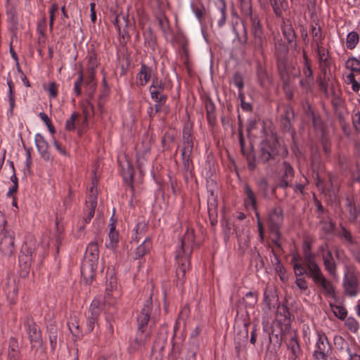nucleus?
I'll return each instance as SVG.
<instances>
[{
  "mask_svg": "<svg viewBox=\"0 0 360 360\" xmlns=\"http://www.w3.org/2000/svg\"><path fill=\"white\" fill-rule=\"evenodd\" d=\"M153 309L152 294L145 301L143 307L136 317L137 330L135 338L128 347L129 354H135L145 348L150 341L155 326V320L151 317Z\"/></svg>",
  "mask_w": 360,
  "mask_h": 360,
  "instance_id": "nucleus-1",
  "label": "nucleus"
},
{
  "mask_svg": "<svg viewBox=\"0 0 360 360\" xmlns=\"http://www.w3.org/2000/svg\"><path fill=\"white\" fill-rule=\"evenodd\" d=\"M195 241L194 230L187 228L181 240V248L176 250V259L177 268L176 274L177 278L184 281L186 271L190 268V257L193 252V245Z\"/></svg>",
  "mask_w": 360,
  "mask_h": 360,
  "instance_id": "nucleus-2",
  "label": "nucleus"
},
{
  "mask_svg": "<svg viewBox=\"0 0 360 360\" xmlns=\"http://www.w3.org/2000/svg\"><path fill=\"white\" fill-rule=\"evenodd\" d=\"M245 17L250 23V34L252 38L250 41V45L252 49L253 54L255 56L259 54L262 58H264V52L267 47L268 39L262 23V20L256 13H252Z\"/></svg>",
  "mask_w": 360,
  "mask_h": 360,
  "instance_id": "nucleus-3",
  "label": "nucleus"
},
{
  "mask_svg": "<svg viewBox=\"0 0 360 360\" xmlns=\"http://www.w3.org/2000/svg\"><path fill=\"white\" fill-rule=\"evenodd\" d=\"M99 259L98 243L92 241L86 247L81 266V274L86 283L90 284L96 274Z\"/></svg>",
  "mask_w": 360,
  "mask_h": 360,
  "instance_id": "nucleus-4",
  "label": "nucleus"
},
{
  "mask_svg": "<svg viewBox=\"0 0 360 360\" xmlns=\"http://www.w3.org/2000/svg\"><path fill=\"white\" fill-rule=\"evenodd\" d=\"M281 145L276 136H271L260 143L258 162L262 164H274L278 160Z\"/></svg>",
  "mask_w": 360,
  "mask_h": 360,
  "instance_id": "nucleus-5",
  "label": "nucleus"
},
{
  "mask_svg": "<svg viewBox=\"0 0 360 360\" xmlns=\"http://www.w3.org/2000/svg\"><path fill=\"white\" fill-rule=\"evenodd\" d=\"M360 272L354 265L345 266L342 286L346 295L354 297L359 291Z\"/></svg>",
  "mask_w": 360,
  "mask_h": 360,
  "instance_id": "nucleus-6",
  "label": "nucleus"
},
{
  "mask_svg": "<svg viewBox=\"0 0 360 360\" xmlns=\"http://www.w3.org/2000/svg\"><path fill=\"white\" fill-rule=\"evenodd\" d=\"M173 83L170 78H160L158 75H153L152 82L148 87L151 100H167L168 93L172 91Z\"/></svg>",
  "mask_w": 360,
  "mask_h": 360,
  "instance_id": "nucleus-7",
  "label": "nucleus"
},
{
  "mask_svg": "<svg viewBox=\"0 0 360 360\" xmlns=\"http://www.w3.org/2000/svg\"><path fill=\"white\" fill-rule=\"evenodd\" d=\"M23 326L30 342L31 347L37 349L41 347L43 345L41 331L31 315L24 317Z\"/></svg>",
  "mask_w": 360,
  "mask_h": 360,
  "instance_id": "nucleus-8",
  "label": "nucleus"
},
{
  "mask_svg": "<svg viewBox=\"0 0 360 360\" xmlns=\"http://www.w3.org/2000/svg\"><path fill=\"white\" fill-rule=\"evenodd\" d=\"M103 302L100 299H94L90 304L86 316V322L82 326L84 333L92 332L94 328L98 327V319L103 311Z\"/></svg>",
  "mask_w": 360,
  "mask_h": 360,
  "instance_id": "nucleus-9",
  "label": "nucleus"
},
{
  "mask_svg": "<svg viewBox=\"0 0 360 360\" xmlns=\"http://www.w3.org/2000/svg\"><path fill=\"white\" fill-rule=\"evenodd\" d=\"M287 347L288 360H300L303 356L297 333L289 328L284 339Z\"/></svg>",
  "mask_w": 360,
  "mask_h": 360,
  "instance_id": "nucleus-10",
  "label": "nucleus"
},
{
  "mask_svg": "<svg viewBox=\"0 0 360 360\" xmlns=\"http://www.w3.org/2000/svg\"><path fill=\"white\" fill-rule=\"evenodd\" d=\"M332 354V346L326 334L318 332L313 358L316 360H328Z\"/></svg>",
  "mask_w": 360,
  "mask_h": 360,
  "instance_id": "nucleus-11",
  "label": "nucleus"
},
{
  "mask_svg": "<svg viewBox=\"0 0 360 360\" xmlns=\"http://www.w3.org/2000/svg\"><path fill=\"white\" fill-rule=\"evenodd\" d=\"M265 58L264 55L263 61L255 60V75L259 86L264 89H269L273 84V77L267 71Z\"/></svg>",
  "mask_w": 360,
  "mask_h": 360,
  "instance_id": "nucleus-12",
  "label": "nucleus"
},
{
  "mask_svg": "<svg viewBox=\"0 0 360 360\" xmlns=\"http://www.w3.org/2000/svg\"><path fill=\"white\" fill-rule=\"evenodd\" d=\"M307 276L311 278L316 285L322 288L326 295L333 298L335 297V288L333 283L325 277L321 268L307 274Z\"/></svg>",
  "mask_w": 360,
  "mask_h": 360,
  "instance_id": "nucleus-13",
  "label": "nucleus"
},
{
  "mask_svg": "<svg viewBox=\"0 0 360 360\" xmlns=\"http://www.w3.org/2000/svg\"><path fill=\"white\" fill-rule=\"evenodd\" d=\"M15 250V233L5 227L0 231V251L5 256H11Z\"/></svg>",
  "mask_w": 360,
  "mask_h": 360,
  "instance_id": "nucleus-14",
  "label": "nucleus"
},
{
  "mask_svg": "<svg viewBox=\"0 0 360 360\" xmlns=\"http://www.w3.org/2000/svg\"><path fill=\"white\" fill-rule=\"evenodd\" d=\"M295 176V171L291 165L284 161L283 162L282 175L281 178L274 188H272V193H274L276 188H281L285 189L288 187H291V182Z\"/></svg>",
  "mask_w": 360,
  "mask_h": 360,
  "instance_id": "nucleus-15",
  "label": "nucleus"
},
{
  "mask_svg": "<svg viewBox=\"0 0 360 360\" xmlns=\"http://www.w3.org/2000/svg\"><path fill=\"white\" fill-rule=\"evenodd\" d=\"M97 189L91 186L89 190L88 200H86V210L84 211L83 217V223L89 224L95 214V210L97 206Z\"/></svg>",
  "mask_w": 360,
  "mask_h": 360,
  "instance_id": "nucleus-16",
  "label": "nucleus"
},
{
  "mask_svg": "<svg viewBox=\"0 0 360 360\" xmlns=\"http://www.w3.org/2000/svg\"><path fill=\"white\" fill-rule=\"evenodd\" d=\"M283 221V212L281 206H276L268 214V225L270 231L277 232Z\"/></svg>",
  "mask_w": 360,
  "mask_h": 360,
  "instance_id": "nucleus-17",
  "label": "nucleus"
},
{
  "mask_svg": "<svg viewBox=\"0 0 360 360\" xmlns=\"http://www.w3.org/2000/svg\"><path fill=\"white\" fill-rule=\"evenodd\" d=\"M302 252L305 265L309 270L308 274L320 269L316 262V255L312 252L311 243L304 241L302 245Z\"/></svg>",
  "mask_w": 360,
  "mask_h": 360,
  "instance_id": "nucleus-18",
  "label": "nucleus"
},
{
  "mask_svg": "<svg viewBox=\"0 0 360 360\" xmlns=\"http://www.w3.org/2000/svg\"><path fill=\"white\" fill-rule=\"evenodd\" d=\"M345 200L348 221L354 224L360 220V202H357L353 195L347 196Z\"/></svg>",
  "mask_w": 360,
  "mask_h": 360,
  "instance_id": "nucleus-19",
  "label": "nucleus"
},
{
  "mask_svg": "<svg viewBox=\"0 0 360 360\" xmlns=\"http://www.w3.org/2000/svg\"><path fill=\"white\" fill-rule=\"evenodd\" d=\"M167 340V330L162 326L158 333L157 338L152 347V354H154L155 352H158V356L155 357V360H162V351L165 347Z\"/></svg>",
  "mask_w": 360,
  "mask_h": 360,
  "instance_id": "nucleus-20",
  "label": "nucleus"
},
{
  "mask_svg": "<svg viewBox=\"0 0 360 360\" xmlns=\"http://www.w3.org/2000/svg\"><path fill=\"white\" fill-rule=\"evenodd\" d=\"M34 252L27 244L22 246L18 257L19 264L23 269V276L27 274L33 259Z\"/></svg>",
  "mask_w": 360,
  "mask_h": 360,
  "instance_id": "nucleus-21",
  "label": "nucleus"
},
{
  "mask_svg": "<svg viewBox=\"0 0 360 360\" xmlns=\"http://www.w3.org/2000/svg\"><path fill=\"white\" fill-rule=\"evenodd\" d=\"M316 51L318 56L319 66L325 77L327 70L330 69L332 64V59L330 56L329 51L321 46H318L316 48Z\"/></svg>",
  "mask_w": 360,
  "mask_h": 360,
  "instance_id": "nucleus-22",
  "label": "nucleus"
},
{
  "mask_svg": "<svg viewBox=\"0 0 360 360\" xmlns=\"http://www.w3.org/2000/svg\"><path fill=\"white\" fill-rule=\"evenodd\" d=\"M153 75H157V74L153 72L152 68L145 63H141L140 70L136 77L137 85L146 86L150 80L152 81Z\"/></svg>",
  "mask_w": 360,
  "mask_h": 360,
  "instance_id": "nucleus-23",
  "label": "nucleus"
},
{
  "mask_svg": "<svg viewBox=\"0 0 360 360\" xmlns=\"http://www.w3.org/2000/svg\"><path fill=\"white\" fill-rule=\"evenodd\" d=\"M281 29L282 34L287 41L288 44L290 46L295 47L297 46V36L290 20H283Z\"/></svg>",
  "mask_w": 360,
  "mask_h": 360,
  "instance_id": "nucleus-24",
  "label": "nucleus"
},
{
  "mask_svg": "<svg viewBox=\"0 0 360 360\" xmlns=\"http://www.w3.org/2000/svg\"><path fill=\"white\" fill-rule=\"evenodd\" d=\"M287 333V327L285 328V331L279 327L277 329L272 328L271 332L268 333L269 345H272L274 349L280 348L282 342H284V339Z\"/></svg>",
  "mask_w": 360,
  "mask_h": 360,
  "instance_id": "nucleus-25",
  "label": "nucleus"
},
{
  "mask_svg": "<svg viewBox=\"0 0 360 360\" xmlns=\"http://www.w3.org/2000/svg\"><path fill=\"white\" fill-rule=\"evenodd\" d=\"M34 142L41 158L44 160H49V144L48 141L45 139L44 136L40 133L36 134L34 137Z\"/></svg>",
  "mask_w": 360,
  "mask_h": 360,
  "instance_id": "nucleus-26",
  "label": "nucleus"
},
{
  "mask_svg": "<svg viewBox=\"0 0 360 360\" xmlns=\"http://www.w3.org/2000/svg\"><path fill=\"white\" fill-rule=\"evenodd\" d=\"M243 189L245 195L244 198V205L245 207L251 209L253 211H257L258 205L255 193L248 184L244 185Z\"/></svg>",
  "mask_w": 360,
  "mask_h": 360,
  "instance_id": "nucleus-27",
  "label": "nucleus"
},
{
  "mask_svg": "<svg viewBox=\"0 0 360 360\" xmlns=\"http://www.w3.org/2000/svg\"><path fill=\"white\" fill-rule=\"evenodd\" d=\"M307 115L311 119L313 127L316 131L320 133V136L321 135L328 134L327 124L323 120L320 115L309 110L307 112Z\"/></svg>",
  "mask_w": 360,
  "mask_h": 360,
  "instance_id": "nucleus-28",
  "label": "nucleus"
},
{
  "mask_svg": "<svg viewBox=\"0 0 360 360\" xmlns=\"http://www.w3.org/2000/svg\"><path fill=\"white\" fill-rule=\"evenodd\" d=\"M232 32L235 34V39L241 45H245L248 43V32L245 25L242 22H236L232 24Z\"/></svg>",
  "mask_w": 360,
  "mask_h": 360,
  "instance_id": "nucleus-29",
  "label": "nucleus"
},
{
  "mask_svg": "<svg viewBox=\"0 0 360 360\" xmlns=\"http://www.w3.org/2000/svg\"><path fill=\"white\" fill-rule=\"evenodd\" d=\"M204 104L208 124L211 127H214L217 120L215 105L210 97H206L205 98Z\"/></svg>",
  "mask_w": 360,
  "mask_h": 360,
  "instance_id": "nucleus-30",
  "label": "nucleus"
},
{
  "mask_svg": "<svg viewBox=\"0 0 360 360\" xmlns=\"http://www.w3.org/2000/svg\"><path fill=\"white\" fill-rule=\"evenodd\" d=\"M117 220L112 217L110 218V224H109L110 231L108 233L109 243H106V247L112 250H115L117 247L119 242V232L116 230Z\"/></svg>",
  "mask_w": 360,
  "mask_h": 360,
  "instance_id": "nucleus-31",
  "label": "nucleus"
},
{
  "mask_svg": "<svg viewBox=\"0 0 360 360\" xmlns=\"http://www.w3.org/2000/svg\"><path fill=\"white\" fill-rule=\"evenodd\" d=\"M211 196L207 200V211L210 223L214 226L217 223V200L213 191L211 192Z\"/></svg>",
  "mask_w": 360,
  "mask_h": 360,
  "instance_id": "nucleus-32",
  "label": "nucleus"
},
{
  "mask_svg": "<svg viewBox=\"0 0 360 360\" xmlns=\"http://www.w3.org/2000/svg\"><path fill=\"white\" fill-rule=\"evenodd\" d=\"M294 120L295 114L292 108H286L281 120V125L283 131L289 132L291 130Z\"/></svg>",
  "mask_w": 360,
  "mask_h": 360,
  "instance_id": "nucleus-33",
  "label": "nucleus"
},
{
  "mask_svg": "<svg viewBox=\"0 0 360 360\" xmlns=\"http://www.w3.org/2000/svg\"><path fill=\"white\" fill-rule=\"evenodd\" d=\"M277 296L271 289L266 288L264 292V308L265 311H270L274 308L276 302H278Z\"/></svg>",
  "mask_w": 360,
  "mask_h": 360,
  "instance_id": "nucleus-34",
  "label": "nucleus"
},
{
  "mask_svg": "<svg viewBox=\"0 0 360 360\" xmlns=\"http://www.w3.org/2000/svg\"><path fill=\"white\" fill-rule=\"evenodd\" d=\"M337 236L347 246L358 244L357 241L352 236L351 231L347 229L342 224H340V229L338 231Z\"/></svg>",
  "mask_w": 360,
  "mask_h": 360,
  "instance_id": "nucleus-35",
  "label": "nucleus"
},
{
  "mask_svg": "<svg viewBox=\"0 0 360 360\" xmlns=\"http://www.w3.org/2000/svg\"><path fill=\"white\" fill-rule=\"evenodd\" d=\"M193 150H181V158L184 170L187 173H191L194 166L192 160Z\"/></svg>",
  "mask_w": 360,
  "mask_h": 360,
  "instance_id": "nucleus-36",
  "label": "nucleus"
},
{
  "mask_svg": "<svg viewBox=\"0 0 360 360\" xmlns=\"http://www.w3.org/2000/svg\"><path fill=\"white\" fill-rule=\"evenodd\" d=\"M152 248V241L150 238H146L143 243L136 248L134 253V259H139L146 255Z\"/></svg>",
  "mask_w": 360,
  "mask_h": 360,
  "instance_id": "nucleus-37",
  "label": "nucleus"
},
{
  "mask_svg": "<svg viewBox=\"0 0 360 360\" xmlns=\"http://www.w3.org/2000/svg\"><path fill=\"white\" fill-rule=\"evenodd\" d=\"M106 275V294L108 296H110L111 295L110 293L117 290V283L113 269L108 268Z\"/></svg>",
  "mask_w": 360,
  "mask_h": 360,
  "instance_id": "nucleus-38",
  "label": "nucleus"
},
{
  "mask_svg": "<svg viewBox=\"0 0 360 360\" xmlns=\"http://www.w3.org/2000/svg\"><path fill=\"white\" fill-rule=\"evenodd\" d=\"M290 45L288 43H285L282 39H278L275 41V56L277 60L285 59L286 55L288 53V46Z\"/></svg>",
  "mask_w": 360,
  "mask_h": 360,
  "instance_id": "nucleus-39",
  "label": "nucleus"
},
{
  "mask_svg": "<svg viewBox=\"0 0 360 360\" xmlns=\"http://www.w3.org/2000/svg\"><path fill=\"white\" fill-rule=\"evenodd\" d=\"M310 32L312 36L311 45H316V46H321L324 36L322 34L321 28L318 23L310 25Z\"/></svg>",
  "mask_w": 360,
  "mask_h": 360,
  "instance_id": "nucleus-40",
  "label": "nucleus"
},
{
  "mask_svg": "<svg viewBox=\"0 0 360 360\" xmlns=\"http://www.w3.org/2000/svg\"><path fill=\"white\" fill-rule=\"evenodd\" d=\"M277 68L281 79L285 85H287L290 82V76L285 59L277 60Z\"/></svg>",
  "mask_w": 360,
  "mask_h": 360,
  "instance_id": "nucleus-41",
  "label": "nucleus"
},
{
  "mask_svg": "<svg viewBox=\"0 0 360 360\" xmlns=\"http://www.w3.org/2000/svg\"><path fill=\"white\" fill-rule=\"evenodd\" d=\"M182 138L183 146L181 149H185V150H193L194 143L191 128L187 127L184 128Z\"/></svg>",
  "mask_w": 360,
  "mask_h": 360,
  "instance_id": "nucleus-42",
  "label": "nucleus"
},
{
  "mask_svg": "<svg viewBox=\"0 0 360 360\" xmlns=\"http://www.w3.org/2000/svg\"><path fill=\"white\" fill-rule=\"evenodd\" d=\"M6 15L8 17V21L11 24V30L13 31L17 30L18 20L16 9L13 5L11 4H8L6 5Z\"/></svg>",
  "mask_w": 360,
  "mask_h": 360,
  "instance_id": "nucleus-43",
  "label": "nucleus"
},
{
  "mask_svg": "<svg viewBox=\"0 0 360 360\" xmlns=\"http://www.w3.org/2000/svg\"><path fill=\"white\" fill-rule=\"evenodd\" d=\"M148 229V224L145 221L138 222L134 229V233L132 236V240L138 243L140 239L146 234Z\"/></svg>",
  "mask_w": 360,
  "mask_h": 360,
  "instance_id": "nucleus-44",
  "label": "nucleus"
},
{
  "mask_svg": "<svg viewBox=\"0 0 360 360\" xmlns=\"http://www.w3.org/2000/svg\"><path fill=\"white\" fill-rule=\"evenodd\" d=\"M215 5L219 13V18L217 20V25L219 27H221L226 22V1L225 0H217Z\"/></svg>",
  "mask_w": 360,
  "mask_h": 360,
  "instance_id": "nucleus-45",
  "label": "nucleus"
},
{
  "mask_svg": "<svg viewBox=\"0 0 360 360\" xmlns=\"http://www.w3.org/2000/svg\"><path fill=\"white\" fill-rule=\"evenodd\" d=\"M81 115L77 112H73L70 118H68L65 124V129L67 131H75L77 128V125H79V120Z\"/></svg>",
  "mask_w": 360,
  "mask_h": 360,
  "instance_id": "nucleus-46",
  "label": "nucleus"
},
{
  "mask_svg": "<svg viewBox=\"0 0 360 360\" xmlns=\"http://www.w3.org/2000/svg\"><path fill=\"white\" fill-rule=\"evenodd\" d=\"M345 67L351 70L350 73L360 75V59L351 57L345 63Z\"/></svg>",
  "mask_w": 360,
  "mask_h": 360,
  "instance_id": "nucleus-47",
  "label": "nucleus"
},
{
  "mask_svg": "<svg viewBox=\"0 0 360 360\" xmlns=\"http://www.w3.org/2000/svg\"><path fill=\"white\" fill-rule=\"evenodd\" d=\"M144 44L146 46L155 50L156 45V36L149 27L143 32Z\"/></svg>",
  "mask_w": 360,
  "mask_h": 360,
  "instance_id": "nucleus-48",
  "label": "nucleus"
},
{
  "mask_svg": "<svg viewBox=\"0 0 360 360\" xmlns=\"http://www.w3.org/2000/svg\"><path fill=\"white\" fill-rule=\"evenodd\" d=\"M359 41V35L356 32L352 31L349 32L346 38V46L349 50L356 48Z\"/></svg>",
  "mask_w": 360,
  "mask_h": 360,
  "instance_id": "nucleus-49",
  "label": "nucleus"
},
{
  "mask_svg": "<svg viewBox=\"0 0 360 360\" xmlns=\"http://www.w3.org/2000/svg\"><path fill=\"white\" fill-rule=\"evenodd\" d=\"M18 343L15 338H11L9 340V345L8 349V360H16L18 357Z\"/></svg>",
  "mask_w": 360,
  "mask_h": 360,
  "instance_id": "nucleus-50",
  "label": "nucleus"
},
{
  "mask_svg": "<svg viewBox=\"0 0 360 360\" xmlns=\"http://www.w3.org/2000/svg\"><path fill=\"white\" fill-rule=\"evenodd\" d=\"M358 75L349 73L346 76V81L347 83L352 84V89L354 92H358L360 89V77L356 78Z\"/></svg>",
  "mask_w": 360,
  "mask_h": 360,
  "instance_id": "nucleus-51",
  "label": "nucleus"
},
{
  "mask_svg": "<svg viewBox=\"0 0 360 360\" xmlns=\"http://www.w3.org/2000/svg\"><path fill=\"white\" fill-rule=\"evenodd\" d=\"M257 294L255 292H247L243 298L246 307L253 308L257 302Z\"/></svg>",
  "mask_w": 360,
  "mask_h": 360,
  "instance_id": "nucleus-52",
  "label": "nucleus"
},
{
  "mask_svg": "<svg viewBox=\"0 0 360 360\" xmlns=\"http://www.w3.org/2000/svg\"><path fill=\"white\" fill-rule=\"evenodd\" d=\"M323 265L325 269L330 274L335 275L336 273L337 266L333 258L328 259L327 257L323 256Z\"/></svg>",
  "mask_w": 360,
  "mask_h": 360,
  "instance_id": "nucleus-53",
  "label": "nucleus"
},
{
  "mask_svg": "<svg viewBox=\"0 0 360 360\" xmlns=\"http://www.w3.org/2000/svg\"><path fill=\"white\" fill-rule=\"evenodd\" d=\"M332 99L331 103L333 108L342 107L343 105V100L340 96L339 91H336L333 86H331Z\"/></svg>",
  "mask_w": 360,
  "mask_h": 360,
  "instance_id": "nucleus-54",
  "label": "nucleus"
},
{
  "mask_svg": "<svg viewBox=\"0 0 360 360\" xmlns=\"http://www.w3.org/2000/svg\"><path fill=\"white\" fill-rule=\"evenodd\" d=\"M257 185L259 191L264 198H269V184L266 179L262 178L257 182Z\"/></svg>",
  "mask_w": 360,
  "mask_h": 360,
  "instance_id": "nucleus-55",
  "label": "nucleus"
},
{
  "mask_svg": "<svg viewBox=\"0 0 360 360\" xmlns=\"http://www.w3.org/2000/svg\"><path fill=\"white\" fill-rule=\"evenodd\" d=\"M159 27L165 36L170 34L171 29L169 27V21L165 16H160L158 18Z\"/></svg>",
  "mask_w": 360,
  "mask_h": 360,
  "instance_id": "nucleus-56",
  "label": "nucleus"
},
{
  "mask_svg": "<svg viewBox=\"0 0 360 360\" xmlns=\"http://www.w3.org/2000/svg\"><path fill=\"white\" fill-rule=\"evenodd\" d=\"M352 122L353 127L356 133H360V111L355 108L352 111Z\"/></svg>",
  "mask_w": 360,
  "mask_h": 360,
  "instance_id": "nucleus-57",
  "label": "nucleus"
},
{
  "mask_svg": "<svg viewBox=\"0 0 360 360\" xmlns=\"http://www.w3.org/2000/svg\"><path fill=\"white\" fill-rule=\"evenodd\" d=\"M320 142L323 147V150L326 155H329L331 152V144L328 134L320 136Z\"/></svg>",
  "mask_w": 360,
  "mask_h": 360,
  "instance_id": "nucleus-58",
  "label": "nucleus"
},
{
  "mask_svg": "<svg viewBox=\"0 0 360 360\" xmlns=\"http://www.w3.org/2000/svg\"><path fill=\"white\" fill-rule=\"evenodd\" d=\"M98 61L96 56L94 54H92L89 56L87 65V71L88 74L94 75L95 74V71L96 68L98 67Z\"/></svg>",
  "mask_w": 360,
  "mask_h": 360,
  "instance_id": "nucleus-59",
  "label": "nucleus"
},
{
  "mask_svg": "<svg viewBox=\"0 0 360 360\" xmlns=\"http://www.w3.org/2000/svg\"><path fill=\"white\" fill-rule=\"evenodd\" d=\"M241 12L244 16L252 13L251 0H239Z\"/></svg>",
  "mask_w": 360,
  "mask_h": 360,
  "instance_id": "nucleus-60",
  "label": "nucleus"
},
{
  "mask_svg": "<svg viewBox=\"0 0 360 360\" xmlns=\"http://www.w3.org/2000/svg\"><path fill=\"white\" fill-rule=\"evenodd\" d=\"M300 86L305 92H311L314 86V80L302 78L299 82Z\"/></svg>",
  "mask_w": 360,
  "mask_h": 360,
  "instance_id": "nucleus-61",
  "label": "nucleus"
},
{
  "mask_svg": "<svg viewBox=\"0 0 360 360\" xmlns=\"http://www.w3.org/2000/svg\"><path fill=\"white\" fill-rule=\"evenodd\" d=\"M233 84L238 89L239 92H242L244 87V78L239 72H236L233 75Z\"/></svg>",
  "mask_w": 360,
  "mask_h": 360,
  "instance_id": "nucleus-62",
  "label": "nucleus"
},
{
  "mask_svg": "<svg viewBox=\"0 0 360 360\" xmlns=\"http://www.w3.org/2000/svg\"><path fill=\"white\" fill-rule=\"evenodd\" d=\"M333 311L335 316L340 320H345L347 315V309L342 307L339 305L332 306Z\"/></svg>",
  "mask_w": 360,
  "mask_h": 360,
  "instance_id": "nucleus-63",
  "label": "nucleus"
},
{
  "mask_svg": "<svg viewBox=\"0 0 360 360\" xmlns=\"http://www.w3.org/2000/svg\"><path fill=\"white\" fill-rule=\"evenodd\" d=\"M345 326L352 332L356 333L359 328V323L356 319L352 316L348 317L345 321Z\"/></svg>",
  "mask_w": 360,
  "mask_h": 360,
  "instance_id": "nucleus-64",
  "label": "nucleus"
}]
</instances>
